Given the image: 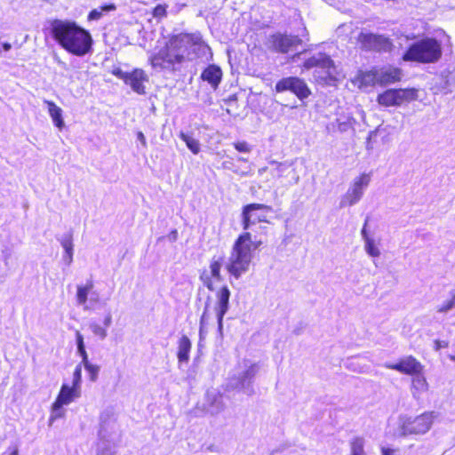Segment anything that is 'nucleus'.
Returning a JSON list of instances; mask_svg holds the SVG:
<instances>
[{
    "label": "nucleus",
    "instance_id": "f257e3e1",
    "mask_svg": "<svg viewBox=\"0 0 455 455\" xmlns=\"http://www.w3.org/2000/svg\"><path fill=\"white\" fill-rule=\"evenodd\" d=\"M208 48L200 32H180L170 35L164 46L150 55L148 62L153 68H174L189 60L190 54L196 50Z\"/></svg>",
    "mask_w": 455,
    "mask_h": 455
},
{
    "label": "nucleus",
    "instance_id": "f03ea898",
    "mask_svg": "<svg viewBox=\"0 0 455 455\" xmlns=\"http://www.w3.org/2000/svg\"><path fill=\"white\" fill-rule=\"evenodd\" d=\"M50 34L67 52L83 57L92 50V36L88 30L70 20L55 19L50 22Z\"/></svg>",
    "mask_w": 455,
    "mask_h": 455
},
{
    "label": "nucleus",
    "instance_id": "7ed1b4c3",
    "mask_svg": "<svg viewBox=\"0 0 455 455\" xmlns=\"http://www.w3.org/2000/svg\"><path fill=\"white\" fill-rule=\"evenodd\" d=\"M266 227H259V232H243L235 240L226 269L235 279L246 273L251 266L253 251L259 249L264 241L262 235H267Z\"/></svg>",
    "mask_w": 455,
    "mask_h": 455
},
{
    "label": "nucleus",
    "instance_id": "20e7f679",
    "mask_svg": "<svg viewBox=\"0 0 455 455\" xmlns=\"http://www.w3.org/2000/svg\"><path fill=\"white\" fill-rule=\"evenodd\" d=\"M443 54L442 44L434 37L422 38L407 48L402 56L404 61L422 64L435 63Z\"/></svg>",
    "mask_w": 455,
    "mask_h": 455
},
{
    "label": "nucleus",
    "instance_id": "39448f33",
    "mask_svg": "<svg viewBox=\"0 0 455 455\" xmlns=\"http://www.w3.org/2000/svg\"><path fill=\"white\" fill-rule=\"evenodd\" d=\"M434 418L433 411H425L415 417L401 418L398 426L401 435L426 434L431 428Z\"/></svg>",
    "mask_w": 455,
    "mask_h": 455
},
{
    "label": "nucleus",
    "instance_id": "423d86ee",
    "mask_svg": "<svg viewBox=\"0 0 455 455\" xmlns=\"http://www.w3.org/2000/svg\"><path fill=\"white\" fill-rule=\"evenodd\" d=\"M273 207L264 204H248L242 208V228L243 232L256 223H269L268 215L273 213Z\"/></svg>",
    "mask_w": 455,
    "mask_h": 455
},
{
    "label": "nucleus",
    "instance_id": "0eeeda50",
    "mask_svg": "<svg viewBox=\"0 0 455 455\" xmlns=\"http://www.w3.org/2000/svg\"><path fill=\"white\" fill-rule=\"evenodd\" d=\"M356 44L363 52H390L394 48L389 37L371 32H360L356 37Z\"/></svg>",
    "mask_w": 455,
    "mask_h": 455
},
{
    "label": "nucleus",
    "instance_id": "6e6552de",
    "mask_svg": "<svg viewBox=\"0 0 455 455\" xmlns=\"http://www.w3.org/2000/svg\"><path fill=\"white\" fill-rule=\"evenodd\" d=\"M417 99L414 88L387 89L377 96V102L386 108L401 106Z\"/></svg>",
    "mask_w": 455,
    "mask_h": 455
},
{
    "label": "nucleus",
    "instance_id": "1a4fd4ad",
    "mask_svg": "<svg viewBox=\"0 0 455 455\" xmlns=\"http://www.w3.org/2000/svg\"><path fill=\"white\" fill-rule=\"evenodd\" d=\"M278 93L291 92L299 100H303L311 95V90L303 78L299 76H287L278 80L275 85Z\"/></svg>",
    "mask_w": 455,
    "mask_h": 455
},
{
    "label": "nucleus",
    "instance_id": "9d476101",
    "mask_svg": "<svg viewBox=\"0 0 455 455\" xmlns=\"http://www.w3.org/2000/svg\"><path fill=\"white\" fill-rule=\"evenodd\" d=\"M225 260V256H213L209 264V270H203L200 274V280L203 284L211 291H214L215 284L223 280L221 267Z\"/></svg>",
    "mask_w": 455,
    "mask_h": 455
},
{
    "label": "nucleus",
    "instance_id": "9b49d317",
    "mask_svg": "<svg viewBox=\"0 0 455 455\" xmlns=\"http://www.w3.org/2000/svg\"><path fill=\"white\" fill-rule=\"evenodd\" d=\"M301 44L302 40L298 36L276 33L270 36V48L275 52L288 53Z\"/></svg>",
    "mask_w": 455,
    "mask_h": 455
},
{
    "label": "nucleus",
    "instance_id": "f8f14e48",
    "mask_svg": "<svg viewBox=\"0 0 455 455\" xmlns=\"http://www.w3.org/2000/svg\"><path fill=\"white\" fill-rule=\"evenodd\" d=\"M385 367L396 371L404 375L414 376L423 373L424 366L414 356L408 355L399 359L396 363H387Z\"/></svg>",
    "mask_w": 455,
    "mask_h": 455
},
{
    "label": "nucleus",
    "instance_id": "ddd939ff",
    "mask_svg": "<svg viewBox=\"0 0 455 455\" xmlns=\"http://www.w3.org/2000/svg\"><path fill=\"white\" fill-rule=\"evenodd\" d=\"M80 388L71 385L63 384L60 389V392L52 403V410L53 411H60L64 405H68L72 403L76 398L80 396Z\"/></svg>",
    "mask_w": 455,
    "mask_h": 455
},
{
    "label": "nucleus",
    "instance_id": "4468645a",
    "mask_svg": "<svg viewBox=\"0 0 455 455\" xmlns=\"http://www.w3.org/2000/svg\"><path fill=\"white\" fill-rule=\"evenodd\" d=\"M377 77L380 86L399 83L403 77V70L395 66L383 67L377 69Z\"/></svg>",
    "mask_w": 455,
    "mask_h": 455
},
{
    "label": "nucleus",
    "instance_id": "2eb2a0df",
    "mask_svg": "<svg viewBox=\"0 0 455 455\" xmlns=\"http://www.w3.org/2000/svg\"><path fill=\"white\" fill-rule=\"evenodd\" d=\"M148 81L147 73L142 68H133L128 73V77L125 82L131 88L138 94L143 95L146 93L144 83Z\"/></svg>",
    "mask_w": 455,
    "mask_h": 455
},
{
    "label": "nucleus",
    "instance_id": "dca6fc26",
    "mask_svg": "<svg viewBox=\"0 0 455 455\" xmlns=\"http://www.w3.org/2000/svg\"><path fill=\"white\" fill-rule=\"evenodd\" d=\"M302 68L304 69H312L314 68H320L325 70L335 69L336 66L331 58L326 54L325 52H319L315 56H311L307 59L303 64Z\"/></svg>",
    "mask_w": 455,
    "mask_h": 455
},
{
    "label": "nucleus",
    "instance_id": "f3484780",
    "mask_svg": "<svg viewBox=\"0 0 455 455\" xmlns=\"http://www.w3.org/2000/svg\"><path fill=\"white\" fill-rule=\"evenodd\" d=\"M351 83L360 90L375 86L378 84L377 69L358 70Z\"/></svg>",
    "mask_w": 455,
    "mask_h": 455
},
{
    "label": "nucleus",
    "instance_id": "a211bd4d",
    "mask_svg": "<svg viewBox=\"0 0 455 455\" xmlns=\"http://www.w3.org/2000/svg\"><path fill=\"white\" fill-rule=\"evenodd\" d=\"M218 302L215 307L219 327H222L223 318L228 310L230 291L228 286H222L216 293Z\"/></svg>",
    "mask_w": 455,
    "mask_h": 455
},
{
    "label": "nucleus",
    "instance_id": "6ab92c4d",
    "mask_svg": "<svg viewBox=\"0 0 455 455\" xmlns=\"http://www.w3.org/2000/svg\"><path fill=\"white\" fill-rule=\"evenodd\" d=\"M76 339L77 350L83 359L82 363H84L85 370L88 371L91 380L95 381L98 377L100 367L88 362V355L84 347V337L79 331H76Z\"/></svg>",
    "mask_w": 455,
    "mask_h": 455
},
{
    "label": "nucleus",
    "instance_id": "aec40b11",
    "mask_svg": "<svg viewBox=\"0 0 455 455\" xmlns=\"http://www.w3.org/2000/svg\"><path fill=\"white\" fill-rule=\"evenodd\" d=\"M222 70L216 64H209L204 68L200 75V78L203 81L207 82L213 90L219 88L222 81Z\"/></svg>",
    "mask_w": 455,
    "mask_h": 455
},
{
    "label": "nucleus",
    "instance_id": "412c9836",
    "mask_svg": "<svg viewBox=\"0 0 455 455\" xmlns=\"http://www.w3.org/2000/svg\"><path fill=\"white\" fill-rule=\"evenodd\" d=\"M111 321V315L109 313H107L102 316L101 319L98 321H93L90 324V328L94 335L98 336L100 339H103L107 336V329L110 325Z\"/></svg>",
    "mask_w": 455,
    "mask_h": 455
},
{
    "label": "nucleus",
    "instance_id": "4be33fe9",
    "mask_svg": "<svg viewBox=\"0 0 455 455\" xmlns=\"http://www.w3.org/2000/svg\"><path fill=\"white\" fill-rule=\"evenodd\" d=\"M411 393L415 398H419L428 390V384L422 373L415 374L411 379Z\"/></svg>",
    "mask_w": 455,
    "mask_h": 455
},
{
    "label": "nucleus",
    "instance_id": "5701e85b",
    "mask_svg": "<svg viewBox=\"0 0 455 455\" xmlns=\"http://www.w3.org/2000/svg\"><path fill=\"white\" fill-rule=\"evenodd\" d=\"M44 104L47 106L49 115L52 117L54 125L61 130L64 127L62 109L52 100H44Z\"/></svg>",
    "mask_w": 455,
    "mask_h": 455
},
{
    "label": "nucleus",
    "instance_id": "b1692460",
    "mask_svg": "<svg viewBox=\"0 0 455 455\" xmlns=\"http://www.w3.org/2000/svg\"><path fill=\"white\" fill-rule=\"evenodd\" d=\"M192 347L191 341L187 336H182L179 339V347L177 356L180 362H188L189 359V353Z\"/></svg>",
    "mask_w": 455,
    "mask_h": 455
},
{
    "label": "nucleus",
    "instance_id": "393cba45",
    "mask_svg": "<svg viewBox=\"0 0 455 455\" xmlns=\"http://www.w3.org/2000/svg\"><path fill=\"white\" fill-rule=\"evenodd\" d=\"M363 191L352 185L350 189L346 193L343 199L345 205L351 206L357 203L363 196Z\"/></svg>",
    "mask_w": 455,
    "mask_h": 455
},
{
    "label": "nucleus",
    "instance_id": "a878e982",
    "mask_svg": "<svg viewBox=\"0 0 455 455\" xmlns=\"http://www.w3.org/2000/svg\"><path fill=\"white\" fill-rule=\"evenodd\" d=\"M93 288V283L88 281L84 285H79L76 291V300L78 304L84 305L87 302L88 295Z\"/></svg>",
    "mask_w": 455,
    "mask_h": 455
},
{
    "label": "nucleus",
    "instance_id": "bb28decb",
    "mask_svg": "<svg viewBox=\"0 0 455 455\" xmlns=\"http://www.w3.org/2000/svg\"><path fill=\"white\" fill-rule=\"evenodd\" d=\"M116 9V6L115 4L110 3V4H103L99 9L92 10L88 13L87 20L89 21L98 20L101 19V17L103 15V13H102L103 12H111V11H115Z\"/></svg>",
    "mask_w": 455,
    "mask_h": 455
},
{
    "label": "nucleus",
    "instance_id": "cd10ccee",
    "mask_svg": "<svg viewBox=\"0 0 455 455\" xmlns=\"http://www.w3.org/2000/svg\"><path fill=\"white\" fill-rule=\"evenodd\" d=\"M180 138L186 143L187 147L190 149L193 154H197L200 151V144L197 140L192 138L191 136L180 132Z\"/></svg>",
    "mask_w": 455,
    "mask_h": 455
},
{
    "label": "nucleus",
    "instance_id": "c85d7f7f",
    "mask_svg": "<svg viewBox=\"0 0 455 455\" xmlns=\"http://www.w3.org/2000/svg\"><path fill=\"white\" fill-rule=\"evenodd\" d=\"M363 440L361 437H355L350 442L351 455H366L363 448Z\"/></svg>",
    "mask_w": 455,
    "mask_h": 455
},
{
    "label": "nucleus",
    "instance_id": "c756f323",
    "mask_svg": "<svg viewBox=\"0 0 455 455\" xmlns=\"http://www.w3.org/2000/svg\"><path fill=\"white\" fill-rule=\"evenodd\" d=\"M371 176L368 173H362L356 177L353 182V186L363 192V189L369 185Z\"/></svg>",
    "mask_w": 455,
    "mask_h": 455
},
{
    "label": "nucleus",
    "instance_id": "7c9ffc66",
    "mask_svg": "<svg viewBox=\"0 0 455 455\" xmlns=\"http://www.w3.org/2000/svg\"><path fill=\"white\" fill-rule=\"evenodd\" d=\"M455 307V290L451 291V298L437 307V312L445 313Z\"/></svg>",
    "mask_w": 455,
    "mask_h": 455
},
{
    "label": "nucleus",
    "instance_id": "2f4dec72",
    "mask_svg": "<svg viewBox=\"0 0 455 455\" xmlns=\"http://www.w3.org/2000/svg\"><path fill=\"white\" fill-rule=\"evenodd\" d=\"M167 8H168V5L165 4H157L152 10L153 17L157 20H162V19L165 18L167 16Z\"/></svg>",
    "mask_w": 455,
    "mask_h": 455
},
{
    "label": "nucleus",
    "instance_id": "473e14b6",
    "mask_svg": "<svg viewBox=\"0 0 455 455\" xmlns=\"http://www.w3.org/2000/svg\"><path fill=\"white\" fill-rule=\"evenodd\" d=\"M81 380H82V367H81V364H78L73 372L72 385L80 388Z\"/></svg>",
    "mask_w": 455,
    "mask_h": 455
},
{
    "label": "nucleus",
    "instance_id": "72a5a7b5",
    "mask_svg": "<svg viewBox=\"0 0 455 455\" xmlns=\"http://www.w3.org/2000/svg\"><path fill=\"white\" fill-rule=\"evenodd\" d=\"M366 251L372 257H377V256L379 255V251L375 246L373 241L371 238H367V241H366Z\"/></svg>",
    "mask_w": 455,
    "mask_h": 455
},
{
    "label": "nucleus",
    "instance_id": "f704fd0d",
    "mask_svg": "<svg viewBox=\"0 0 455 455\" xmlns=\"http://www.w3.org/2000/svg\"><path fill=\"white\" fill-rule=\"evenodd\" d=\"M129 72H124L119 67L114 68L111 70V74L119 79H122L124 83L127 80Z\"/></svg>",
    "mask_w": 455,
    "mask_h": 455
},
{
    "label": "nucleus",
    "instance_id": "c9c22d12",
    "mask_svg": "<svg viewBox=\"0 0 455 455\" xmlns=\"http://www.w3.org/2000/svg\"><path fill=\"white\" fill-rule=\"evenodd\" d=\"M234 148L238 151L242 153H248L251 150L250 146L245 141H237L234 143Z\"/></svg>",
    "mask_w": 455,
    "mask_h": 455
},
{
    "label": "nucleus",
    "instance_id": "e433bc0d",
    "mask_svg": "<svg viewBox=\"0 0 455 455\" xmlns=\"http://www.w3.org/2000/svg\"><path fill=\"white\" fill-rule=\"evenodd\" d=\"M63 248L65 249L69 259L72 258L73 244L71 239H65L61 242Z\"/></svg>",
    "mask_w": 455,
    "mask_h": 455
},
{
    "label": "nucleus",
    "instance_id": "4c0bfd02",
    "mask_svg": "<svg viewBox=\"0 0 455 455\" xmlns=\"http://www.w3.org/2000/svg\"><path fill=\"white\" fill-rule=\"evenodd\" d=\"M256 373V366L255 365H251L248 370H246L243 376H242V379L243 380H245L246 379H251L254 377Z\"/></svg>",
    "mask_w": 455,
    "mask_h": 455
},
{
    "label": "nucleus",
    "instance_id": "58836bf2",
    "mask_svg": "<svg viewBox=\"0 0 455 455\" xmlns=\"http://www.w3.org/2000/svg\"><path fill=\"white\" fill-rule=\"evenodd\" d=\"M350 127H351V125L349 123L343 122V123L338 124V130L339 132H346Z\"/></svg>",
    "mask_w": 455,
    "mask_h": 455
},
{
    "label": "nucleus",
    "instance_id": "ea45409f",
    "mask_svg": "<svg viewBox=\"0 0 455 455\" xmlns=\"http://www.w3.org/2000/svg\"><path fill=\"white\" fill-rule=\"evenodd\" d=\"M448 342H442L440 340H435V348L436 350L440 349L441 347H447Z\"/></svg>",
    "mask_w": 455,
    "mask_h": 455
},
{
    "label": "nucleus",
    "instance_id": "a19ab883",
    "mask_svg": "<svg viewBox=\"0 0 455 455\" xmlns=\"http://www.w3.org/2000/svg\"><path fill=\"white\" fill-rule=\"evenodd\" d=\"M138 139L140 140L143 146L147 145V140L144 134L141 132H138Z\"/></svg>",
    "mask_w": 455,
    "mask_h": 455
},
{
    "label": "nucleus",
    "instance_id": "79ce46f5",
    "mask_svg": "<svg viewBox=\"0 0 455 455\" xmlns=\"http://www.w3.org/2000/svg\"><path fill=\"white\" fill-rule=\"evenodd\" d=\"M366 225H367V221L364 223V226H363V229H362V235L365 238V240L367 241V238H370V237L368 236V234H367V231H366Z\"/></svg>",
    "mask_w": 455,
    "mask_h": 455
},
{
    "label": "nucleus",
    "instance_id": "37998d69",
    "mask_svg": "<svg viewBox=\"0 0 455 455\" xmlns=\"http://www.w3.org/2000/svg\"><path fill=\"white\" fill-rule=\"evenodd\" d=\"M2 47L5 52H7L12 48V44L10 43L5 42L2 44Z\"/></svg>",
    "mask_w": 455,
    "mask_h": 455
},
{
    "label": "nucleus",
    "instance_id": "c03bdc74",
    "mask_svg": "<svg viewBox=\"0 0 455 455\" xmlns=\"http://www.w3.org/2000/svg\"><path fill=\"white\" fill-rule=\"evenodd\" d=\"M206 320H207V318H206V309H205L201 316V319H200L201 325H203Z\"/></svg>",
    "mask_w": 455,
    "mask_h": 455
},
{
    "label": "nucleus",
    "instance_id": "a18cd8bd",
    "mask_svg": "<svg viewBox=\"0 0 455 455\" xmlns=\"http://www.w3.org/2000/svg\"><path fill=\"white\" fill-rule=\"evenodd\" d=\"M12 455H18V451L15 450L12 452Z\"/></svg>",
    "mask_w": 455,
    "mask_h": 455
},
{
    "label": "nucleus",
    "instance_id": "49530a36",
    "mask_svg": "<svg viewBox=\"0 0 455 455\" xmlns=\"http://www.w3.org/2000/svg\"><path fill=\"white\" fill-rule=\"evenodd\" d=\"M172 234L174 235V237H176V235H177V231H176V230L172 231Z\"/></svg>",
    "mask_w": 455,
    "mask_h": 455
},
{
    "label": "nucleus",
    "instance_id": "de8ad7c7",
    "mask_svg": "<svg viewBox=\"0 0 455 455\" xmlns=\"http://www.w3.org/2000/svg\"><path fill=\"white\" fill-rule=\"evenodd\" d=\"M451 359H452L453 361H455V356H451Z\"/></svg>",
    "mask_w": 455,
    "mask_h": 455
}]
</instances>
